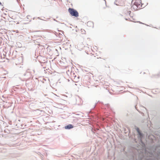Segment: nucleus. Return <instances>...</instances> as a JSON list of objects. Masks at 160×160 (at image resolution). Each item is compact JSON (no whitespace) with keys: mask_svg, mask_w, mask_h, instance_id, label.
<instances>
[{"mask_svg":"<svg viewBox=\"0 0 160 160\" xmlns=\"http://www.w3.org/2000/svg\"><path fill=\"white\" fill-rule=\"evenodd\" d=\"M38 19H40L39 17H38Z\"/></svg>","mask_w":160,"mask_h":160,"instance_id":"1a4fd4ad","label":"nucleus"},{"mask_svg":"<svg viewBox=\"0 0 160 160\" xmlns=\"http://www.w3.org/2000/svg\"><path fill=\"white\" fill-rule=\"evenodd\" d=\"M73 126L71 124H69L66 126H65V128L66 129H70L73 128Z\"/></svg>","mask_w":160,"mask_h":160,"instance_id":"39448f33","label":"nucleus"},{"mask_svg":"<svg viewBox=\"0 0 160 160\" xmlns=\"http://www.w3.org/2000/svg\"><path fill=\"white\" fill-rule=\"evenodd\" d=\"M137 131L138 133V138L140 140V142H142V139L143 137V134L140 131L138 128L137 129Z\"/></svg>","mask_w":160,"mask_h":160,"instance_id":"7ed1b4c3","label":"nucleus"},{"mask_svg":"<svg viewBox=\"0 0 160 160\" xmlns=\"http://www.w3.org/2000/svg\"><path fill=\"white\" fill-rule=\"evenodd\" d=\"M81 31L82 33H83V34L85 33V31L84 29H81Z\"/></svg>","mask_w":160,"mask_h":160,"instance_id":"423d86ee","label":"nucleus"},{"mask_svg":"<svg viewBox=\"0 0 160 160\" xmlns=\"http://www.w3.org/2000/svg\"><path fill=\"white\" fill-rule=\"evenodd\" d=\"M132 5L131 7V9L132 10L133 9L134 10L136 11L137 10H138L139 9H140L141 8L140 7H138V6H135L133 4H132Z\"/></svg>","mask_w":160,"mask_h":160,"instance_id":"20e7f679","label":"nucleus"},{"mask_svg":"<svg viewBox=\"0 0 160 160\" xmlns=\"http://www.w3.org/2000/svg\"><path fill=\"white\" fill-rule=\"evenodd\" d=\"M68 11L72 16H74L76 17H77L78 16V12L74 9L69 8Z\"/></svg>","mask_w":160,"mask_h":160,"instance_id":"f257e3e1","label":"nucleus"},{"mask_svg":"<svg viewBox=\"0 0 160 160\" xmlns=\"http://www.w3.org/2000/svg\"><path fill=\"white\" fill-rule=\"evenodd\" d=\"M54 20L56 21V20L55 19H54Z\"/></svg>","mask_w":160,"mask_h":160,"instance_id":"9d476101","label":"nucleus"},{"mask_svg":"<svg viewBox=\"0 0 160 160\" xmlns=\"http://www.w3.org/2000/svg\"><path fill=\"white\" fill-rule=\"evenodd\" d=\"M134 0H132V3L138 7H141V0H138V1L136 0L134 2Z\"/></svg>","mask_w":160,"mask_h":160,"instance_id":"f03ea898","label":"nucleus"},{"mask_svg":"<svg viewBox=\"0 0 160 160\" xmlns=\"http://www.w3.org/2000/svg\"><path fill=\"white\" fill-rule=\"evenodd\" d=\"M128 12H129V13H130V12H131L130 11H129Z\"/></svg>","mask_w":160,"mask_h":160,"instance_id":"6e6552de","label":"nucleus"},{"mask_svg":"<svg viewBox=\"0 0 160 160\" xmlns=\"http://www.w3.org/2000/svg\"><path fill=\"white\" fill-rule=\"evenodd\" d=\"M91 22H87V24H90V23H91Z\"/></svg>","mask_w":160,"mask_h":160,"instance_id":"0eeeda50","label":"nucleus"}]
</instances>
